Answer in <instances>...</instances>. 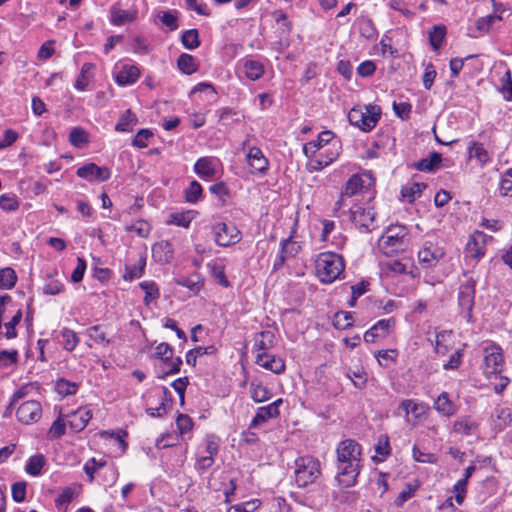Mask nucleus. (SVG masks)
Listing matches in <instances>:
<instances>
[{
	"label": "nucleus",
	"mask_w": 512,
	"mask_h": 512,
	"mask_svg": "<svg viewBox=\"0 0 512 512\" xmlns=\"http://www.w3.org/2000/svg\"><path fill=\"white\" fill-rule=\"evenodd\" d=\"M137 123V117L131 110H126L125 113L121 116L118 123L116 124L115 129L120 132H129L132 130L133 126Z\"/></svg>",
	"instance_id": "43"
},
{
	"label": "nucleus",
	"mask_w": 512,
	"mask_h": 512,
	"mask_svg": "<svg viewBox=\"0 0 512 512\" xmlns=\"http://www.w3.org/2000/svg\"><path fill=\"white\" fill-rule=\"evenodd\" d=\"M349 122L362 131H371L380 119V111L376 106H367L366 110L353 108L348 113Z\"/></svg>",
	"instance_id": "6"
},
{
	"label": "nucleus",
	"mask_w": 512,
	"mask_h": 512,
	"mask_svg": "<svg viewBox=\"0 0 512 512\" xmlns=\"http://www.w3.org/2000/svg\"><path fill=\"white\" fill-rule=\"evenodd\" d=\"M19 422L30 425L38 422L42 417V406L40 402L30 400L23 402L16 411Z\"/></svg>",
	"instance_id": "11"
},
{
	"label": "nucleus",
	"mask_w": 512,
	"mask_h": 512,
	"mask_svg": "<svg viewBox=\"0 0 512 512\" xmlns=\"http://www.w3.org/2000/svg\"><path fill=\"white\" fill-rule=\"evenodd\" d=\"M22 319V311L18 310L16 314L12 317V319L4 324V335L7 339H12L16 337V329L15 327L20 323Z\"/></svg>",
	"instance_id": "54"
},
{
	"label": "nucleus",
	"mask_w": 512,
	"mask_h": 512,
	"mask_svg": "<svg viewBox=\"0 0 512 512\" xmlns=\"http://www.w3.org/2000/svg\"><path fill=\"white\" fill-rule=\"evenodd\" d=\"M217 163L218 160L214 157H201L196 161L194 171L199 177L210 179L216 174Z\"/></svg>",
	"instance_id": "20"
},
{
	"label": "nucleus",
	"mask_w": 512,
	"mask_h": 512,
	"mask_svg": "<svg viewBox=\"0 0 512 512\" xmlns=\"http://www.w3.org/2000/svg\"><path fill=\"white\" fill-rule=\"evenodd\" d=\"M396 321L393 317L388 319H381L375 323L372 328L376 331L380 338H385L395 328Z\"/></svg>",
	"instance_id": "48"
},
{
	"label": "nucleus",
	"mask_w": 512,
	"mask_h": 512,
	"mask_svg": "<svg viewBox=\"0 0 512 512\" xmlns=\"http://www.w3.org/2000/svg\"><path fill=\"white\" fill-rule=\"evenodd\" d=\"M249 392L252 400L256 403L268 401L272 397V392L260 381L252 380L249 386Z\"/></svg>",
	"instance_id": "28"
},
{
	"label": "nucleus",
	"mask_w": 512,
	"mask_h": 512,
	"mask_svg": "<svg viewBox=\"0 0 512 512\" xmlns=\"http://www.w3.org/2000/svg\"><path fill=\"white\" fill-rule=\"evenodd\" d=\"M452 331L443 330L436 334L435 352L439 355H445L450 350L452 340Z\"/></svg>",
	"instance_id": "36"
},
{
	"label": "nucleus",
	"mask_w": 512,
	"mask_h": 512,
	"mask_svg": "<svg viewBox=\"0 0 512 512\" xmlns=\"http://www.w3.org/2000/svg\"><path fill=\"white\" fill-rule=\"evenodd\" d=\"M468 154L470 159H474L480 167L490 162L489 153L482 143L472 142L468 147Z\"/></svg>",
	"instance_id": "30"
},
{
	"label": "nucleus",
	"mask_w": 512,
	"mask_h": 512,
	"mask_svg": "<svg viewBox=\"0 0 512 512\" xmlns=\"http://www.w3.org/2000/svg\"><path fill=\"white\" fill-rule=\"evenodd\" d=\"M383 270L388 275H399L407 273V264L403 263L400 260H389L383 264Z\"/></svg>",
	"instance_id": "49"
},
{
	"label": "nucleus",
	"mask_w": 512,
	"mask_h": 512,
	"mask_svg": "<svg viewBox=\"0 0 512 512\" xmlns=\"http://www.w3.org/2000/svg\"><path fill=\"white\" fill-rule=\"evenodd\" d=\"M66 417L70 429L74 432H80L87 426L89 420L92 418V412L87 408H79L67 414Z\"/></svg>",
	"instance_id": "18"
},
{
	"label": "nucleus",
	"mask_w": 512,
	"mask_h": 512,
	"mask_svg": "<svg viewBox=\"0 0 512 512\" xmlns=\"http://www.w3.org/2000/svg\"><path fill=\"white\" fill-rule=\"evenodd\" d=\"M247 162L253 173L265 175L269 169V161L258 147H250L247 153Z\"/></svg>",
	"instance_id": "16"
},
{
	"label": "nucleus",
	"mask_w": 512,
	"mask_h": 512,
	"mask_svg": "<svg viewBox=\"0 0 512 512\" xmlns=\"http://www.w3.org/2000/svg\"><path fill=\"white\" fill-rule=\"evenodd\" d=\"M64 290L63 283L58 279L49 278L43 286L46 295H58Z\"/></svg>",
	"instance_id": "59"
},
{
	"label": "nucleus",
	"mask_w": 512,
	"mask_h": 512,
	"mask_svg": "<svg viewBox=\"0 0 512 512\" xmlns=\"http://www.w3.org/2000/svg\"><path fill=\"white\" fill-rule=\"evenodd\" d=\"M256 363L275 374H280L285 370V362L282 358L264 352L257 353Z\"/></svg>",
	"instance_id": "19"
},
{
	"label": "nucleus",
	"mask_w": 512,
	"mask_h": 512,
	"mask_svg": "<svg viewBox=\"0 0 512 512\" xmlns=\"http://www.w3.org/2000/svg\"><path fill=\"white\" fill-rule=\"evenodd\" d=\"M359 32L360 35L368 40H372L377 36V29L373 21L370 18L362 17L359 22Z\"/></svg>",
	"instance_id": "42"
},
{
	"label": "nucleus",
	"mask_w": 512,
	"mask_h": 512,
	"mask_svg": "<svg viewBox=\"0 0 512 512\" xmlns=\"http://www.w3.org/2000/svg\"><path fill=\"white\" fill-rule=\"evenodd\" d=\"M344 259L334 252H322L315 260V271L319 280L323 283H332L343 273Z\"/></svg>",
	"instance_id": "2"
},
{
	"label": "nucleus",
	"mask_w": 512,
	"mask_h": 512,
	"mask_svg": "<svg viewBox=\"0 0 512 512\" xmlns=\"http://www.w3.org/2000/svg\"><path fill=\"white\" fill-rule=\"evenodd\" d=\"M77 176L88 181L97 180L104 182L110 178V170L107 167H99L95 163H87L77 169Z\"/></svg>",
	"instance_id": "15"
},
{
	"label": "nucleus",
	"mask_w": 512,
	"mask_h": 512,
	"mask_svg": "<svg viewBox=\"0 0 512 512\" xmlns=\"http://www.w3.org/2000/svg\"><path fill=\"white\" fill-rule=\"evenodd\" d=\"M139 76L140 71L137 66L125 64L117 72L115 81L121 86L131 85L138 80Z\"/></svg>",
	"instance_id": "21"
},
{
	"label": "nucleus",
	"mask_w": 512,
	"mask_h": 512,
	"mask_svg": "<svg viewBox=\"0 0 512 512\" xmlns=\"http://www.w3.org/2000/svg\"><path fill=\"white\" fill-rule=\"evenodd\" d=\"M219 451V440L217 437L211 435L208 436L205 440V448L202 451V454L210 455L211 457H215Z\"/></svg>",
	"instance_id": "62"
},
{
	"label": "nucleus",
	"mask_w": 512,
	"mask_h": 512,
	"mask_svg": "<svg viewBox=\"0 0 512 512\" xmlns=\"http://www.w3.org/2000/svg\"><path fill=\"white\" fill-rule=\"evenodd\" d=\"M243 73L249 80L256 81L263 76L264 67L257 60L248 59L243 63Z\"/></svg>",
	"instance_id": "32"
},
{
	"label": "nucleus",
	"mask_w": 512,
	"mask_h": 512,
	"mask_svg": "<svg viewBox=\"0 0 512 512\" xmlns=\"http://www.w3.org/2000/svg\"><path fill=\"white\" fill-rule=\"evenodd\" d=\"M408 244V229L403 225L389 226L378 241L379 249L387 256L404 251Z\"/></svg>",
	"instance_id": "3"
},
{
	"label": "nucleus",
	"mask_w": 512,
	"mask_h": 512,
	"mask_svg": "<svg viewBox=\"0 0 512 512\" xmlns=\"http://www.w3.org/2000/svg\"><path fill=\"white\" fill-rule=\"evenodd\" d=\"M215 459L210 455H205L199 452V456L195 462V469L198 473L203 474L214 464Z\"/></svg>",
	"instance_id": "58"
},
{
	"label": "nucleus",
	"mask_w": 512,
	"mask_h": 512,
	"mask_svg": "<svg viewBox=\"0 0 512 512\" xmlns=\"http://www.w3.org/2000/svg\"><path fill=\"white\" fill-rule=\"evenodd\" d=\"M374 185V178L370 173H360L352 175L343 187V195L351 197L358 193H364L370 190Z\"/></svg>",
	"instance_id": "10"
},
{
	"label": "nucleus",
	"mask_w": 512,
	"mask_h": 512,
	"mask_svg": "<svg viewBox=\"0 0 512 512\" xmlns=\"http://www.w3.org/2000/svg\"><path fill=\"white\" fill-rule=\"evenodd\" d=\"M202 192L203 190L201 185L197 181L193 180L184 191L186 202L191 204L197 203L202 196Z\"/></svg>",
	"instance_id": "46"
},
{
	"label": "nucleus",
	"mask_w": 512,
	"mask_h": 512,
	"mask_svg": "<svg viewBox=\"0 0 512 512\" xmlns=\"http://www.w3.org/2000/svg\"><path fill=\"white\" fill-rule=\"evenodd\" d=\"M16 281L17 275L12 268L5 267L0 269V289H12L15 286Z\"/></svg>",
	"instance_id": "40"
},
{
	"label": "nucleus",
	"mask_w": 512,
	"mask_h": 512,
	"mask_svg": "<svg viewBox=\"0 0 512 512\" xmlns=\"http://www.w3.org/2000/svg\"><path fill=\"white\" fill-rule=\"evenodd\" d=\"M61 337H62L63 348L70 352L76 348V346L78 345V343L80 341L77 334L69 328L62 329Z\"/></svg>",
	"instance_id": "44"
},
{
	"label": "nucleus",
	"mask_w": 512,
	"mask_h": 512,
	"mask_svg": "<svg viewBox=\"0 0 512 512\" xmlns=\"http://www.w3.org/2000/svg\"><path fill=\"white\" fill-rule=\"evenodd\" d=\"M375 212L372 209H365L359 205L350 208V218L360 229L371 231L375 229Z\"/></svg>",
	"instance_id": "13"
},
{
	"label": "nucleus",
	"mask_w": 512,
	"mask_h": 512,
	"mask_svg": "<svg viewBox=\"0 0 512 512\" xmlns=\"http://www.w3.org/2000/svg\"><path fill=\"white\" fill-rule=\"evenodd\" d=\"M0 208L4 211L12 212L19 208L18 199L15 196L1 195Z\"/></svg>",
	"instance_id": "61"
},
{
	"label": "nucleus",
	"mask_w": 512,
	"mask_h": 512,
	"mask_svg": "<svg viewBox=\"0 0 512 512\" xmlns=\"http://www.w3.org/2000/svg\"><path fill=\"white\" fill-rule=\"evenodd\" d=\"M444 255V249L437 242L427 240L418 251V260L423 268L431 269L439 263Z\"/></svg>",
	"instance_id": "9"
},
{
	"label": "nucleus",
	"mask_w": 512,
	"mask_h": 512,
	"mask_svg": "<svg viewBox=\"0 0 512 512\" xmlns=\"http://www.w3.org/2000/svg\"><path fill=\"white\" fill-rule=\"evenodd\" d=\"M502 18L499 15L491 14L485 17H481L476 21V29L481 33L488 32L490 27Z\"/></svg>",
	"instance_id": "55"
},
{
	"label": "nucleus",
	"mask_w": 512,
	"mask_h": 512,
	"mask_svg": "<svg viewBox=\"0 0 512 512\" xmlns=\"http://www.w3.org/2000/svg\"><path fill=\"white\" fill-rule=\"evenodd\" d=\"M177 66L179 70L186 75H191L198 70L197 59L187 53H182L179 55Z\"/></svg>",
	"instance_id": "34"
},
{
	"label": "nucleus",
	"mask_w": 512,
	"mask_h": 512,
	"mask_svg": "<svg viewBox=\"0 0 512 512\" xmlns=\"http://www.w3.org/2000/svg\"><path fill=\"white\" fill-rule=\"evenodd\" d=\"M500 92L506 101H512V79L510 71H507L506 77L501 79Z\"/></svg>",
	"instance_id": "63"
},
{
	"label": "nucleus",
	"mask_w": 512,
	"mask_h": 512,
	"mask_svg": "<svg viewBox=\"0 0 512 512\" xmlns=\"http://www.w3.org/2000/svg\"><path fill=\"white\" fill-rule=\"evenodd\" d=\"M478 421L469 415L458 417L452 425V432L461 436H472L478 432Z\"/></svg>",
	"instance_id": "17"
},
{
	"label": "nucleus",
	"mask_w": 512,
	"mask_h": 512,
	"mask_svg": "<svg viewBox=\"0 0 512 512\" xmlns=\"http://www.w3.org/2000/svg\"><path fill=\"white\" fill-rule=\"evenodd\" d=\"M157 17L161 23L168 27L171 31H174L178 28L177 15L175 11L160 12L158 13Z\"/></svg>",
	"instance_id": "52"
},
{
	"label": "nucleus",
	"mask_w": 512,
	"mask_h": 512,
	"mask_svg": "<svg viewBox=\"0 0 512 512\" xmlns=\"http://www.w3.org/2000/svg\"><path fill=\"white\" fill-rule=\"evenodd\" d=\"M212 233L215 243L221 247L235 245L241 240V232L234 224L215 223L212 226Z\"/></svg>",
	"instance_id": "7"
},
{
	"label": "nucleus",
	"mask_w": 512,
	"mask_h": 512,
	"mask_svg": "<svg viewBox=\"0 0 512 512\" xmlns=\"http://www.w3.org/2000/svg\"><path fill=\"white\" fill-rule=\"evenodd\" d=\"M18 352L16 350H2L0 351V368H8L17 363Z\"/></svg>",
	"instance_id": "56"
},
{
	"label": "nucleus",
	"mask_w": 512,
	"mask_h": 512,
	"mask_svg": "<svg viewBox=\"0 0 512 512\" xmlns=\"http://www.w3.org/2000/svg\"><path fill=\"white\" fill-rule=\"evenodd\" d=\"M446 35V28L443 25H435L429 32V41L432 48L437 51L442 46Z\"/></svg>",
	"instance_id": "41"
},
{
	"label": "nucleus",
	"mask_w": 512,
	"mask_h": 512,
	"mask_svg": "<svg viewBox=\"0 0 512 512\" xmlns=\"http://www.w3.org/2000/svg\"><path fill=\"white\" fill-rule=\"evenodd\" d=\"M474 298L475 283L473 281H468L466 284L460 287L458 294L459 307L464 313V318H466L468 322H470L472 318L471 312L474 307Z\"/></svg>",
	"instance_id": "12"
},
{
	"label": "nucleus",
	"mask_w": 512,
	"mask_h": 512,
	"mask_svg": "<svg viewBox=\"0 0 512 512\" xmlns=\"http://www.w3.org/2000/svg\"><path fill=\"white\" fill-rule=\"evenodd\" d=\"M279 414L280 412H275L270 405L259 407L251 421L250 428H255L269 419L276 418Z\"/></svg>",
	"instance_id": "35"
},
{
	"label": "nucleus",
	"mask_w": 512,
	"mask_h": 512,
	"mask_svg": "<svg viewBox=\"0 0 512 512\" xmlns=\"http://www.w3.org/2000/svg\"><path fill=\"white\" fill-rule=\"evenodd\" d=\"M337 480L345 488L353 487L361 470V446L353 439L341 441L336 448Z\"/></svg>",
	"instance_id": "1"
},
{
	"label": "nucleus",
	"mask_w": 512,
	"mask_h": 512,
	"mask_svg": "<svg viewBox=\"0 0 512 512\" xmlns=\"http://www.w3.org/2000/svg\"><path fill=\"white\" fill-rule=\"evenodd\" d=\"M155 396L161 400L158 407H149L146 412L151 417H162L166 413V403L171 402V393L165 386H162L158 391H155Z\"/></svg>",
	"instance_id": "24"
},
{
	"label": "nucleus",
	"mask_w": 512,
	"mask_h": 512,
	"mask_svg": "<svg viewBox=\"0 0 512 512\" xmlns=\"http://www.w3.org/2000/svg\"><path fill=\"white\" fill-rule=\"evenodd\" d=\"M55 390L61 396L74 395L78 390V384L66 379H59L55 384Z\"/></svg>",
	"instance_id": "50"
},
{
	"label": "nucleus",
	"mask_w": 512,
	"mask_h": 512,
	"mask_svg": "<svg viewBox=\"0 0 512 512\" xmlns=\"http://www.w3.org/2000/svg\"><path fill=\"white\" fill-rule=\"evenodd\" d=\"M106 466L105 460H97L96 458H91L84 465V471L88 475L89 480L93 481L94 474L99 470Z\"/></svg>",
	"instance_id": "53"
},
{
	"label": "nucleus",
	"mask_w": 512,
	"mask_h": 512,
	"mask_svg": "<svg viewBox=\"0 0 512 512\" xmlns=\"http://www.w3.org/2000/svg\"><path fill=\"white\" fill-rule=\"evenodd\" d=\"M111 22L120 26L132 22L137 17V10H123L117 5H113L110 9Z\"/></svg>",
	"instance_id": "25"
},
{
	"label": "nucleus",
	"mask_w": 512,
	"mask_h": 512,
	"mask_svg": "<svg viewBox=\"0 0 512 512\" xmlns=\"http://www.w3.org/2000/svg\"><path fill=\"white\" fill-rule=\"evenodd\" d=\"M275 335L272 331H262L255 335L253 349L257 353H267L274 346Z\"/></svg>",
	"instance_id": "27"
},
{
	"label": "nucleus",
	"mask_w": 512,
	"mask_h": 512,
	"mask_svg": "<svg viewBox=\"0 0 512 512\" xmlns=\"http://www.w3.org/2000/svg\"><path fill=\"white\" fill-rule=\"evenodd\" d=\"M300 245L289 236L280 242V250L273 264L274 270L281 269L285 262L295 257L300 251Z\"/></svg>",
	"instance_id": "14"
},
{
	"label": "nucleus",
	"mask_w": 512,
	"mask_h": 512,
	"mask_svg": "<svg viewBox=\"0 0 512 512\" xmlns=\"http://www.w3.org/2000/svg\"><path fill=\"white\" fill-rule=\"evenodd\" d=\"M484 366L483 373L486 378L496 377L502 372L504 366V357L502 348L492 343L483 348Z\"/></svg>",
	"instance_id": "5"
},
{
	"label": "nucleus",
	"mask_w": 512,
	"mask_h": 512,
	"mask_svg": "<svg viewBox=\"0 0 512 512\" xmlns=\"http://www.w3.org/2000/svg\"><path fill=\"white\" fill-rule=\"evenodd\" d=\"M487 235L483 232L476 231L473 237L467 242L466 250L470 253L471 257L480 259L485 255L484 238Z\"/></svg>",
	"instance_id": "23"
},
{
	"label": "nucleus",
	"mask_w": 512,
	"mask_h": 512,
	"mask_svg": "<svg viewBox=\"0 0 512 512\" xmlns=\"http://www.w3.org/2000/svg\"><path fill=\"white\" fill-rule=\"evenodd\" d=\"M425 188L426 185L423 183H412L401 189V195L404 199L411 203L415 200L416 196L421 195Z\"/></svg>",
	"instance_id": "47"
},
{
	"label": "nucleus",
	"mask_w": 512,
	"mask_h": 512,
	"mask_svg": "<svg viewBox=\"0 0 512 512\" xmlns=\"http://www.w3.org/2000/svg\"><path fill=\"white\" fill-rule=\"evenodd\" d=\"M433 408L442 416L451 417L456 414L457 406L450 400L447 392H442L434 401Z\"/></svg>",
	"instance_id": "22"
},
{
	"label": "nucleus",
	"mask_w": 512,
	"mask_h": 512,
	"mask_svg": "<svg viewBox=\"0 0 512 512\" xmlns=\"http://www.w3.org/2000/svg\"><path fill=\"white\" fill-rule=\"evenodd\" d=\"M145 267L146 257L144 255H140L137 263L125 266L123 279L126 281H132L134 279L140 278L144 274Z\"/></svg>",
	"instance_id": "31"
},
{
	"label": "nucleus",
	"mask_w": 512,
	"mask_h": 512,
	"mask_svg": "<svg viewBox=\"0 0 512 512\" xmlns=\"http://www.w3.org/2000/svg\"><path fill=\"white\" fill-rule=\"evenodd\" d=\"M45 464L44 456L41 454L34 455L29 458L25 471L31 476H38Z\"/></svg>",
	"instance_id": "45"
},
{
	"label": "nucleus",
	"mask_w": 512,
	"mask_h": 512,
	"mask_svg": "<svg viewBox=\"0 0 512 512\" xmlns=\"http://www.w3.org/2000/svg\"><path fill=\"white\" fill-rule=\"evenodd\" d=\"M338 156V151L327 148L324 152L319 153L310 160L312 170H321L330 165Z\"/></svg>",
	"instance_id": "26"
},
{
	"label": "nucleus",
	"mask_w": 512,
	"mask_h": 512,
	"mask_svg": "<svg viewBox=\"0 0 512 512\" xmlns=\"http://www.w3.org/2000/svg\"><path fill=\"white\" fill-rule=\"evenodd\" d=\"M152 256L157 262H168L173 256L172 245L168 241H160L152 246Z\"/></svg>",
	"instance_id": "29"
},
{
	"label": "nucleus",
	"mask_w": 512,
	"mask_h": 512,
	"mask_svg": "<svg viewBox=\"0 0 512 512\" xmlns=\"http://www.w3.org/2000/svg\"><path fill=\"white\" fill-rule=\"evenodd\" d=\"M153 136L149 129H140L132 140V145L137 148H145L148 146V140Z\"/></svg>",
	"instance_id": "57"
},
{
	"label": "nucleus",
	"mask_w": 512,
	"mask_h": 512,
	"mask_svg": "<svg viewBox=\"0 0 512 512\" xmlns=\"http://www.w3.org/2000/svg\"><path fill=\"white\" fill-rule=\"evenodd\" d=\"M181 43L188 50H194L200 46L199 32L197 29H189L182 33Z\"/></svg>",
	"instance_id": "38"
},
{
	"label": "nucleus",
	"mask_w": 512,
	"mask_h": 512,
	"mask_svg": "<svg viewBox=\"0 0 512 512\" xmlns=\"http://www.w3.org/2000/svg\"><path fill=\"white\" fill-rule=\"evenodd\" d=\"M194 218L193 211L176 212L169 216L168 224H173L179 227L188 228Z\"/></svg>",
	"instance_id": "39"
},
{
	"label": "nucleus",
	"mask_w": 512,
	"mask_h": 512,
	"mask_svg": "<svg viewBox=\"0 0 512 512\" xmlns=\"http://www.w3.org/2000/svg\"><path fill=\"white\" fill-rule=\"evenodd\" d=\"M259 500L255 499L243 504L231 506L227 512H253L259 506Z\"/></svg>",
	"instance_id": "64"
},
{
	"label": "nucleus",
	"mask_w": 512,
	"mask_h": 512,
	"mask_svg": "<svg viewBox=\"0 0 512 512\" xmlns=\"http://www.w3.org/2000/svg\"><path fill=\"white\" fill-rule=\"evenodd\" d=\"M140 288L145 292L144 304L149 306L152 301L159 298L160 292L154 281H143L139 284Z\"/></svg>",
	"instance_id": "37"
},
{
	"label": "nucleus",
	"mask_w": 512,
	"mask_h": 512,
	"mask_svg": "<svg viewBox=\"0 0 512 512\" xmlns=\"http://www.w3.org/2000/svg\"><path fill=\"white\" fill-rule=\"evenodd\" d=\"M273 19L280 26L283 33H289L291 30V23L287 15L282 10H276L272 13Z\"/></svg>",
	"instance_id": "60"
},
{
	"label": "nucleus",
	"mask_w": 512,
	"mask_h": 512,
	"mask_svg": "<svg viewBox=\"0 0 512 512\" xmlns=\"http://www.w3.org/2000/svg\"><path fill=\"white\" fill-rule=\"evenodd\" d=\"M66 422L61 415L52 423L48 430V437L50 439H59L65 434Z\"/></svg>",
	"instance_id": "51"
},
{
	"label": "nucleus",
	"mask_w": 512,
	"mask_h": 512,
	"mask_svg": "<svg viewBox=\"0 0 512 512\" xmlns=\"http://www.w3.org/2000/svg\"><path fill=\"white\" fill-rule=\"evenodd\" d=\"M294 466L295 483L300 488L314 483L321 474V464L319 460L310 455L296 458Z\"/></svg>",
	"instance_id": "4"
},
{
	"label": "nucleus",
	"mask_w": 512,
	"mask_h": 512,
	"mask_svg": "<svg viewBox=\"0 0 512 512\" xmlns=\"http://www.w3.org/2000/svg\"><path fill=\"white\" fill-rule=\"evenodd\" d=\"M87 336L94 342L108 346L113 342V337H108L105 327L102 325H94L86 331Z\"/></svg>",
	"instance_id": "33"
},
{
	"label": "nucleus",
	"mask_w": 512,
	"mask_h": 512,
	"mask_svg": "<svg viewBox=\"0 0 512 512\" xmlns=\"http://www.w3.org/2000/svg\"><path fill=\"white\" fill-rule=\"evenodd\" d=\"M398 410L403 412L405 422L414 427L425 417L429 406L424 402H419L414 399H405L399 404Z\"/></svg>",
	"instance_id": "8"
}]
</instances>
